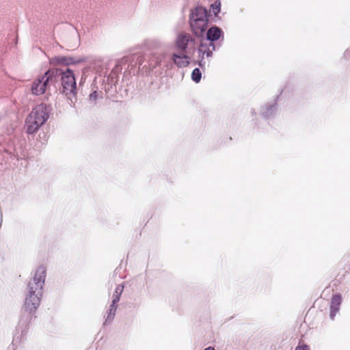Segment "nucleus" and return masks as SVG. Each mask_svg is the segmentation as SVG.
I'll use <instances>...</instances> for the list:
<instances>
[{"instance_id": "1", "label": "nucleus", "mask_w": 350, "mask_h": 350, "mask_svg": "<svg viewBox=\"0 0 350 350\" xmlns=\"http://www.w3.org/2000/svg\"><path fill=\"white\" fill-rule=\"evenodd\" d=\"M46 270L43 267H39L36 272L33 282L29 283V293L25 298L23 311L28 314L36 312L40 303L42 289L45 281Z\"/></svg>"}, {"instance_id": "2", "label": "nucleus", "mask_w": 350, "mask_h": 350, "mask_svg": "<svg viewBox=\"0 0 350 350\" xmlns=\"http://www.w3.org/2000/svg\"><path fill=\"white\" fill-rule=\"evenodd\" d=\"M48 118L49 113L46 106L44 104L37 105L27 118V133L33 134L37 132Z\"/></svg>"}, {"instance_id": "3", "label": "nucleus", "mask_w": 350, "mask_h": 350, "mask_svg": "<svg viewBox=\"0 0 350 350\" xmlns=\"http://www.w3.org/2000/svg\"><path fill=\"white\" fill-rule=\"evenodd\" d=\"M58 72V69L48 70L43 75L38 77L31 84V93L36 96L43 94L46 91L50 81Z\"/></svg>"}, {"instance_id": "4", "label": "nucleus", "mask_w": 350, "mask_h": 350, "mask_svg": "<svg viewBox=\"0 0 350 350\" xmlns=\"http://www.w3.org/2000/svg\"><path fill=\"white\" fill-rule=\"evenodd\" d=\"M61 74L62 92L68 99L72 101L77 94V83L73 72L68 68L66 71L62 72Z\"/></svg>"}, {"instance_id": "5", "label": "nucleus", "mask_w": 350, "mask_h": 350, "mask_svg": "<svg viewBox=\"0 0 350 350\" xmlns=\"http://www.w3.org/2000/svg\"><path fill=\"white\" fill-rule=\"evenodd\" d=\"M208 21L205 20L191 19L190 25L193 33L197 36H200L207 28Z\"/></svg>"}, {"instance_id": "6", "label": "nucleus", "mask_w": 350, "mask_h": 350, "mask_svg": "<svg viewBox=\"0 0 350 350\" xmlns=\"http://www.w3.org/2000/svg\"><path fill=\"white\" fill-rule=\"evenodd\" d=\"M123 289H124V286L120 285V284L117 286V287L115 290V292L113 293V300H112V303L110 306L109 314L107 317V319H110L111 317L112 318L115 315V312L117 309L116 304L120 300V298L121 294L123 291Z\"/></svg>"}, {"instance_id": "7", "label": "nucleus", "mask_w": 350, "mask_h": 350, "mask_svg": "<svg viewBox=\"0 0 350 350\" xmlns=\"http://www.w3.org/2000/svg\"><path fill=\"white\" fill-rule=\"evenodd\" d=\"M341 301L342 297L340 294L332 295L330 304V317L332 319H334L336 313L339 311Z\"/></svg>"}, {"instance_id": "8", "label": "nucleus", "mask_w": 350, "mask_h": 350, "mask_svg": "<svg viewBox=\"0 0 350 350\" xmlns=\"http://www.w3.org/2000/svg\"><path fill=\"white\" fill-rule=\"evenodd\" d=\"M172 59L174 64L180 68L187 66L190 61L189 57L181 52L180 53H174Z\"/></svg>"}, {"instance_id": "9", "label": "nucleus", "mask_w": 350, "mask_h": 350, "mask_svg": "<svg viewBox=\"0 0 350 350\" xmlns=\"http://www.w3.org/2000/svg\"><path fill=\"white\" fill-rule=\"evenodd\" d=\"M190 18L208 21V12L206 8L202 6H198L192 11Z\"/></svg>"}, {"instance_id": "10", "label": "nucleus", "mask_w": 350, "mask_h": 350, "mask_svg": "<svg viewBox=\"0 0 350 350\" xmlns=\"http://www.w3.org/2000/svg\"><path fill=\"white\" fill-rule=\"evenodd\" d=\"M50 63L54 66H69L75 64V62L72 57L56 56L50 60Z\"/></svg>"}, {"instance_id": "11", "label": "nucleus", "mask_w": 350, "mask_h": 350, "mask_svg": "<svg viewBox=\"0 0 350 350\" xmlns=\"http://www.w3.org/2000/svg\"><path fill=\"white\" fill-rule=\"evenodd\" d=\"M191 40V36L189 34H180L176 40V46L180 50V52L185 53L187 47L188 43Z\"/></svg>"}, {"instance_id": "12", "label": "nucleus", "mask_w": 350, "mask_h": 350, "mask_svg": "<svg viewBox=\"0 0 350 350\" xmlns=\"http://www.w3.org/2000/svg\"><path fill=\"white\" fill-rule=\"evenodd\" d=\"M221 34V30L217 27H213L207 31V38L210 41L217 40Z\"/></svg>"}, {"instance_id": "13", "label": "nucleus", "mask_w": 350, "mask_h": 350, "mask_svg": "<svg viewBox=\"0 0 350 350\" xmlns=\"http://www.w3.org/2000/svg\"><path fill=\"white\" fill-rule=\"evenodd\" d=\"M201 72L199 68H195L191 74V78L192 79L196 82L198 83L201 79Z\"/></svg>"}, {"instance_id": "14", "label": "nucleus", "mask_w": 350, "mask_h": 350, "mask_svg": "<svg viewBox=\"0 0 350 350\" xmlns=\"http://www.w3.org/2000/svg\"><path fill=\"white\" fill-rule=\"evenodd\" d=\"M151 62L150 64V66H152V68H154L155 66H157V65L160 64L162 59H163V57L161 56H156V55H153L152 57H151Z\"/></svg>"}, {"instance_id": "15", "label": "nucleus", "mask_w": 350, "mask_h": 350, "mask_svg": "<svg viewBox=\"0 0 350 350\" xmlns=\"http://www.w3.org/2000/svg\"><path fill=\"white\" fill-rule=\"evenodd\" d=\"M211 10L214 14L216 16L220 12L221 3L220 1H216L211 5Z\"/></svg>"}, {"instance_id": "16", "label": "nucleus", "mask_w": 350, "mask_h": 350, "mask_svg": "<svg viewBox=\"0 0 350 350\" xmlns=\"http://www.w3.org/2000/svg\"><path fill=\"white\" fill-rule=\"evenodd\" d=\"M295 350H310V347L306 345H299Z\"/></svg>"}, {"instance_id": "17", "label": "nucleus", "mask_w": 350, "mask_h": 350, "mask_svg": "<svg viewBox=\"0 0 350 350\" xmlns=\"http://www.w3.org/2000/svg\"><path fill=\"white\" fill-rule=\"evenodd\" d=\"M97 92L96 91H94L90 95V100H96V98H97Z\"/></svg>"}, {"instance_id": "18", "label": "nucleus", "mask_w": 350, "mask_h": 350, "mask_svg": "<svg viewBox=\"0 0 350 350\" xmlns=\"http://www.w3.org/2000/svg\"><path fill=\"white\" fill-rule=\"evenodd\" d=\"M203 48H204V44H201L200 51H202L203 53H204L205 51H204Z\"/></svg>"}, {"instance_id": "19", "label": "nucleus", "mask_w": 350, "mask_h": 350, "mask_svg": "<svg viewBox=\"0 0 350 350\" xmlns=\"http://www.w3.org/2000/svg\"><path fill=\"white\" fill-rule=\"evenodd\" d=\"M204 350H215V349L213 347H209L206 348Z\"/></svg>"}]
</instances>
